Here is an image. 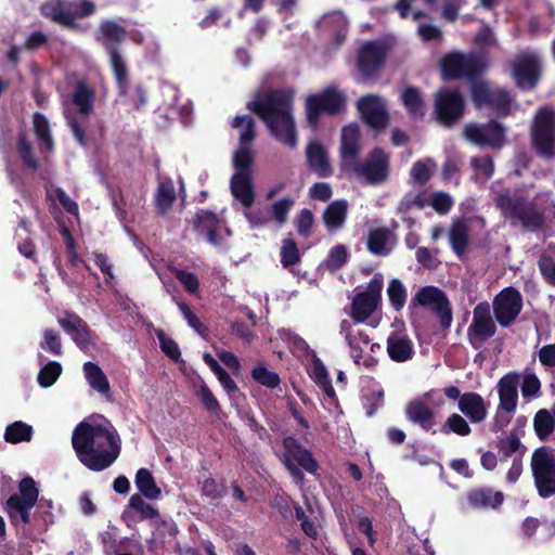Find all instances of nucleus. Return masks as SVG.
Masks as SVG:
<instances>
[{
  "instance_id": "obj_55",
  "label": "nucleus",
  "mask_w": 555,
  "mask_h": 555,
  "mask_svg": "<svg viewBox=\"0 0 555 555\" xmlns=\"http://www.w3.org/2000/svg\"><path fill=\"white\" fill-rule=\"evenodd\" d=\"M436 167V163L431 158L418 160L413 165L411 176L414 181L423 184L429 180Z\"/></svg>"
},
{
  "instance_id": "obj_38",
  "label": "nucleus",
  "mask_w": 555,
  "mask_h": 555,
  "mask_svg": "<svg viewBox=\"0 0 555 555\" xmlns=\"http://www.w3.org/2000/svg\"><path fill=\"white\" fill-rule=\"evenodd\" d=\"M348 204L346 201H335L331 203L323 214L326 228L330 231L340 229L346 220Z\"/></svg>"
},
{
  "instance_id": "obj_39",
  "label": "nucleus",
  "mask_w": 555,
  "mask_h": 555,
  "mask_svg": "<svg viewBox=\"0 0 555 555\" xmlns=\"http://www.w3.org/2000/svg\"><path fill=\"white\" fill-rule=\"evenodd\" d=\"M367 248L374 255L386 256L389 254L391 249L389 231L382 228L371 230L367 237Z\"/></svg>"
},
{
  "instance_id": "obj_52",
  "label": "nucleus",
  "mask_w": 555,
  "mask_h": 555,
  "mask_svg": "<svg viewBox=\"0 0 555 555\" xmlns=\"http://www.w3.org/2000/svg\"><path fill=\"white\" fill-rule=\"evenodd\" d=\"M233 128L240 132V143L251 144L255 138L254 120L248 115L237 116L233 121Z\"/></svg>"
},
{
  "instance_id": "obj_31",
  "label": "nucleus",
  "mask_w": 555,
  "mask_h": 555,
  "mask_svg": "<svg viewBox=\"0 0 555 555\" xmlns=\"http://www.w3.org/2000/svg\"><path fill=\"white\" fill-rule=\"evenodd\" d=\"M307 370L310 378L319 386V388L328 398H334L335 391L328 377V372L315 353H310V360L307 361Z\"/></svg>"
},
{
  "instance_id": "obj_29",
  "label": "nucleus",
  "mask_w": 555,
  "mask_h": 555,
  "mask_svg": "<svg viewBox=\"0 0 555 555\" xmlns=\"http://www.w3.org/2000/svg\"><path fill=\"white\" fill-rule=\"evenodd\" d=\"M233 197L238 201L244 208H250L255 192L250 172H236L233 175L230 184Z\"/></svg>"
},
{
  "instance_id": "obj_9",
  "label": "nucleus",
  "mask_w": 555,
  "mask_h": 555,
  "mask_svg": "<svg viewBox=\"0 0 555 555\" xmlns=\"http://www.w3.org/2000/svg\"><path fill=\"white\" fill-rule=\"evenodd\" d=\"M383 286V275L377 273L370 281L366 288L354 296L351 305V317L356 323L366 321L377 309L382 300Z\"/></svg>"
},
{
  "instance_id": "obj_30",
  "label": "nucleus",
  "mask_w": 555,
  "mask_h": 555,
  "mask_svg": "<svg viewBox=\"0 0 555 555\" xmlns=\"http://www.w3.org/2000/svg\"><path fill=\"white\" fill-rule=\"evenodd\" d=\"M341 332L345 333L354 362L360 363L362 354L369 348V337L357 325H352L348 321L341 323Z\"/></svg>"
},
{
  "instance_id": "obj_58",
  "label": "nucleus",
  "mask_w": 555,
  "mask_h": 555,
  "mask_svg": "<svg viewBox=\"0 0 555 555\" xmlns=\"http://www.w3.org/2000/svg\"><path fill=\"white\" fill-rule=\"evenodd\" d=\"M299 250L293 238L283 240L281 247V261L283 267L289 268L299 261Z\"/></svg>"
},
{
  "instance_id": "obj_62",
  "label": "nucleus",
  "mask_w": 555,
  "mask_h": 555,
  "mask_svg": "<svg viewBox=\"0 0 555 555\" xmlns=\"http://www.w3.org/2000/svg\"><path fill=\"white\" fill-rule=\"evenodd\" d=\"M446 426L450 429V431L460 436H467L470 434V427L468 423L457 413H453L448 417Z\"/></svg>"
},
{
  "instance_id": "obj_27",
  "label": "nucleus",
  "mask_w": 555,
  "mask_h": 555,
  "mask_svg": "<svg viewBox=\"0 0 555 555\" xmlns=\"http://www.w3.org/2000/svg\"><path fill=\"white\" fill-rule=\"evenodd\" d=\"M495 332V324L492 320L488 304H479L474 309L473 323L469 326V334L479 340L491 337Z\"/></svg>"
},
{
  "instance_id": "obj_48",
  "label": "nucleus",
  "mask_w": 555,
  "mask_h": 555,
  "mask_svg": "<svg viewBox=\"0 0 555 555\" xmlns=\"http://www.w3.org/2000/svg\"><path fill=\"white\" fill-rule=\"evenodd\" d=\"M175 185L170 179H165L159 182L156 203L157 207L162 212H166L175 201Z\"/></svg>"
},
{
  "instance_id": "obj_6",
  "label": "nucleus",
  "mask_w": 555,
  "mask_h": 555,
  "mask_svg": "<svg viewBox=\"0 0 555 555\" xmlns=\"http://www.w3.org/2000/svg\"><path fill=\"white\" fill-rule=\"evenodd\" d=\"M93 12L94 5L88 1L51 0L41 5L43 16L64 27H73L77 18L89 16Z\"/></svg>"
},
{
  "instance_id": "obj_25",
  "label": "nucleus",
  "mask_w": 555,
  "mask_h": 555,
  "mask_svg": "<svg viewBox=\"0 0 555 555\" xmlns=\"http://www.w3.org/2000/svg\"><path fill=\"white\" fill-rule=\"evenodd\" d=\"M518 376L513 373L504 375L498 383V392L500 403L498 408V415L502 412L512 414L517 406L518 399Z\"/></svg>"
},
{
  "instance_id": "obj_51",
  "label": "nucleus",
  "mask_w": 555,
  "mask_h": 555,
  "mask_svg": "<svg viewBox=\"0 0 555 555\" xmlns=\"http://www.w3.org/2000/svg\"><path fill=\"white\" fill-rule=\"evenodd\" d=\"M62 374V365L59 362L50 361L48 362L38 373V384L48 388L51 387L61 376Z\"/></svg>"
},
{
  "instance_id": "obj_7",
  "label": "nucleus",
  "mask_w": 555,
  "mask_h": 555,
  "mask_svg": "<svg viewBox=\"0 0 555 555\" xmlns=\"http://www.w3.org/2000/svg\"><path fill=\"white\" fill-rule=\"evenodd\" d=\"M531 469L541 496L555 493V451L551 448L537 449L531 457Z\"/></svg>"
},
{
  "instance_id": "obj_33",
  "label": "nucleus",
  "mask_w": 555,
  "mask_h": 555,
  "mask_svg": "<svg viewBox=\"0 0 555 555\" xmlns=\"http://www.w3.org/2000/svg\"><path fill=\"white\" fill-rule=\"evenodd\" d=\"M408 418L418 424L424 429H430L433 426L434 412L426 404L422 397L412 400L405 409Z\"/></svg>"
},
{
  "instance_id": "obj_63",
  "label": "nucleus",
  "mask_w": 555,
  "mask_h": 555,
  "mask_svg": "<svg viewBox=\"0 0 555 555\" xmlns=\"http://www.w3.org/2000/svg\"><path fill=\"white\" fill-rule=\"evenodd\" d=\"M196 396L204 406L210 412H217L219 410L217 399L203 382L196 387Z\"/></svg>"
},
{
  "instance_id": "obj_18",
  "label": "nucleus",
  "mask_w": 555,
  "mask_h": 555,
  "mask_svg": "<svg viewBox=\"0 0 555 555\" xmlns=\"http://www.w3.org/2000/svg\"><path fill=\"white\" fill-rule=\"evenodd\" d=\"M465 138L476 145L500 147L504 143V129L495 121L486 125L472 124L465 127Z\"/></svg>"
},
{
  "instance_id": "obj_40",
  "label": "nucleus",
  "mask_w": 555,
  "mask_h": 555,
  "mask_svg": "<svg viewBox=\"0 0 555 555\" xmlns=\"http://www.w3.org/2000/svg\"><path fill=\"white\" fill-rule=\"evenodd\" d=\"M401 100L411 115L415 117L424 116L426 106L418 89L411 86L403 88L401 91Z\"/></svg>"
},
{
  "instance_id": "obj_37",
  "label": "nucleus",
  "mask_w": 555,
  "mask_h": 555,
  "mask_svg": "<svg viewBox=\"0 0 555 555\" xmlns=\"http://www.w3.org/2000/svg\"><path fill=\"white\" fill-rule=\"evenodd\" d=\"M82 370L85 377L92 389L102 395L109 392L111 387L108 379L98 364L93 362H86Z\"/></svg>"
},
{
  "instance_id": "obj_57",
  "label": "nucleus",
  "mask_w": 555,
  "mask_h": 555,
  "mask_svg": "<svg viewBox=\"0 0 555 555\" xmlns=\"http://www.w3.org/2000/svg\"><path fill=\"white\" fill-rule=\"evenodd\" d=\"M40 347L53 356L62 354L61 337L54 330L47 328L43 331Z\"/></svg>"
},
{
  "instance_id": "obj_45",
  "label": "nucleus",
  "mask_w": 555,
  "mask_h": 555,
  "mask_svg": "<svg viewBox=\"0 0 555 555\" xmlns=\"http://www.w3.org/2000/svg\"><path fill=\"white\" fill-rule=\"evenodd\" d=\"M534 429L540 439H546L555 426V404L551 410H540L534 416Z\"/></svg>"
},
{
  "instance_id": "obj_60",
  "label": "nucleus",
  "mask_w": 555,
  "mask_h": 555,
  "mask_svg": "<svg viewBox=\"0 0 555 555\" xmlns=\"http://www.w3.org/2000/svg\"><path fill=\"white\" fill-rule=\"evenodd\" d=\"M17 152L26 167L33 170L38 168V160L34 156L31 145L27 141L25 134H21L18 138Z\"/></svg>"
},
{
  "instance_id": "obj_41",
  "label": "nucleus",
  "mask_w": 555,
  "mask_h": 555,
  "mask_svg": "<svg viewBox=\"0 0 555 555\" xmlns=\"http://www.w3.org/2000/svg\"><path fill=\"white\" fill-rule=\"evenodd\" d=\"M33 435L34 428L31 425L22 421H16L7 426L4 431V440L12 444L28 442L31 440Z\"/></svg>"
},
{
  "instance_id": "obj_59",
  "label": "nucleus",
  "mask_w": 555,
  "mask_h": 555,
  "mask_svg": "<svg viewBox=\"0 0 555 555\" xmlns=\"http://www.w3.org/2000/svg\"><path fill=\"white\" fill-rule=\"evenodd\" d=\"M244 216L253 229L264 227L271 219L270 210L264 208H244Z\"/></svg>"
},
{
  "instance_id": "obj_14",
  "label": "nucleus",
  "mask_w": 555,
  "mask_h": 555,
  "mask_svg": "<svg viewBox=\"0 0 555 555\" xmlns=\"http://www.w3.org/2000/svg\"><path fill=\"white\" fill-rule=\"evenodd\" d=\"M541 70L540 56L535 52L519 54L513 64V77L521 89H532Z\"/></svg>"
},
{
  "instance_id": "obj_15",
  "label": "nucleus",
  "mask_w": 555,
  "mask_h": 555,
  "mask_svg": "<svg viewBox=\"0 0 555 555\" xmlns=\"http://www.w3.org/2000/svg\"><path fill=\"white\" fill-rule=\"evenodd\" d=\"M391 333L387 338V352L395 362H405L414 354V345L409 337L403 321L396 319L391 324Z\"/></svg>"
},
{
  "instance_id": "obj_17",
  "label": "nucleus",
  "mask_w": 555,
  "mask_h": 555,
  "mask_svg": "<svg viewBox=\"0 0 555 555\" xmlns=\"http://www.w3.org/2000/svg\"><path fill=\"white\" fill-rule=\"evenodd\" d=\"M414 302L433 310L440 319L441 324L448 327L452 321V313L446 295L434 286H425L417 292Z\"/></svg>"
},
{
  "instance_id": "obj_5",
  "label": "nucleus",
  "mask_w": 555,
  "mask_h": 555,
  "mask_svg": "<svg viewBox=\"0 0 555 555\" xmlns=\"http://www.w3.org/2000/svg\"><path fill=\"white\" fill-rule=\"evenodd\" d=\"M346 105V95L335 86L309 94L305 99V112L307 122L317 127L323 114L335 115L340 113Z\"/></svg>"
},
{
  "instance_id": "obj_10",
  "label": "nucleus",
  "mask_w": 555,
  "mask_h": 555,
  "mask_svg": "<svg viewBox=\"0 0 555 555\" xmlns=\"http://www.w3.org/2000/svg\"><path fill=\"white\" fill-rule=\"evenodd\" d=\"M532 140L543 156H555V112L550 107L538 112L532 126Z\"/></svg>"
},
{
  "instance_id": "obj_53",
  "label": "nucleus",
  "mask_w": 555,
  "mask_h": 555,
  "mask_svg": "<svg viewBox=\"0 0 555 555\" xmlns=\"http://www.w3.org/2000/svg\"><path fill=\"white\" fill-rule=\"evenodd\" d=\"M254 160V152L250 144L240 143L238 149L233 156V165L237 172H250L249 168Z\"/></svg>"
},
{
  "instance_id": "obj_42",
  "label": "nucleus",
  "mask_w": 555,
  "mask_h": 555,
  "mask_svg": "<svg viewBox=\"0 0 555 555\" xmlns=\"http://www.w3.org/2000/svg\"><path fill=\"white\" fill-rule=\"evenodd\" d=\"M94 92L86 83L79 82L73 93V103L77 106L80 117L86 118L92 109Z\"/></svg>"
},
{
  "instance_id": "obj_46",
  "label": "nucleus",
  "mask_w": 555,
  "mask_h": 555,
  "mask_svg": "<svg viewBox=\"0 0 555 555\" xmlns=\"http://www.w3.org/2000/svg\"><path fill=\"white\" fill-rule=\"evenodd\" d=\"M135 486L139 491L150 500H156L160 496V489L156 485L152 474L145 468H140L137 472Z\"/></svg>"
},
{
  "instance_id": "obj_56",
  "label": "nucleus",
  "mask_w": 555,
  "mask_h": 555,
  "mask_svg": "<svg viewBox=\"0 0 555 555\" xmlns=\"http://www.w3.org/2000/svg\"><path fill=\"white\" fill-rule=\"evenodd\" d=\"M475 179L479 182L488 180L494 170L493 162L489 156L472 158Z\"/></svg>"
},
{
  "instance_id": "obj_32",
  "label": "nucleus",
  "mask_w": 555,
  "mask_h": 555,
  "mask_svg": "<svg viewBox=\"0 0 555 555\" xmlns=\"http://www.w3.org/2000/svg\"><path fill=\"white\" fill-rule=\"evenodd\" d=\"M318 27L335 37L337 43L346 37L348 21L341 12L335 11L323 15L318 22Z\"/></svg>"
},
{
  "instance_id": "obj_49",
  "label": "nucleus",
  "mask_w": 555,
  "mask_h": 555,
  "mask_svg": "<svg viewBox=\"0 0 555 555\" xmlns=\"http://www.w3.org/2000/svg\"><path fill=\"white\" fill-rule=\"evenodd\" d=\"M387 296L391 307L396 311H400L406 302V289L402 282L398 279H392L387 287Z\"/></svg>"
},
{
  "instance_id": "obj_35",
  "label": "nucleus",
  "mask_w": 555,
  "mask_h": 555,
  "mask_svg": "<svg viewBox=\"0 0 555 555\" xmlns=\"http://www.w3.org/2000/svg\"><path fill=\"white\" fill-rule=\"evenodd\" d=\"M453 203L454 201L452 196L444 192H434L428 196H417L414 201V204L417 207L424 208L426 206H429L440 215L449 212V210L453 206Z\"/></svg>"
},
{
  "instance_id": "obj_8",
  "label": "nucleus",
  "mask_w": 555,
  "mask_h": 555,
  "mask_svg": "<svg viewBox=\"0 0 555 555\" xmlns=\"http://www.w3.org/2000/svg\"><path fill=\"white\" fill-rule=\"evenodd\" d=\"M20 493L13 494L7 501V509L13 522H29V512L35 506L39 491L35 480L26 477L20 482Z\"/></svg>"
},
{
  "instance_id": "obj_50",
  "label": "nucleus",
  "mask_w": 555,
  "mask_h": 555,
  "mask_svg": "<svg viewBox=\"0 0 555 555\" xmlns=\"http://www.w3.org/2000/svg\"><path fill=\"white\" fill-rule=\"evenodd\" d=\"M251 376L255 382L268 388H275L280 384L279 374L270 371L263 363H258L253 369Z\"/></svg>"
},
{
  "instance_id": "obj_43",
  "label": "nucleus",
  "mask_w": 555,
  "mask_h": 555,
  "mask_svg": "<svg viewBox=\"0 0 555 555\" xmlns=\"http://www.w3.org/2000/svg\"><path fill=\"white\" fill-rule=\"evenodd\" d=\"M296 196L287 195L274 201L270 208L271 219L279 225H284L288 215L296 203Z\"/></svg>"
},
{
  "instance_id": "obj_2",
  "label": "nucleus",
  "mask_w": 555,
  "mask_h": 555,
  "mask_svg": "<svg viewBox=\"0 0 555 555\" xmlns=\"http://www.w3.org/2000/svg\"><path fill=\"white\" fill-rule=\"evenodd\" d=\"M295 92L293 89L258 93L247 107L267 125L271 135L282 144L295 149L298 144L293 116Z\"/></svg>"
},
{
  "instance_id": "obj_16",
  "label": "nucleus",
  "mask_w": 555,
  "mask_h": 555,
  "mask_svg": "<svg viewBox=\"0 0 555 555\" xmlns=\"http://www.w3.org/2000/svg\"><path fill=\"white\" fill-rule=\"evenodd\" d=\"M464 111V100L456 90L441 89L435 98V113L444 125L457 120Z\"/></svg>"
},
{
  "instance_id": "obj_64",
  "label": "nucleus",
  "mask_w": 555,
  "mask_h": 555,
  "mask_svg": "<svg viewBox=\"0 0 555 555\" xmlns=\"http://www.w3.org/2000/svg\"><path fill=\"white\" fill-rule=\"evenodd\" d=\"M49 195L52 199L57 201L67 212L78 214L77 204L62 189L51 190Z\"/></svg>"
},
{
  "instance_id": "obj_1",
  "label": "nucleus",
  "mask_w": 555,
  "mask_h": 555,
  "mask_svg": "<svg viewBox=\"0 0 555 555\" xmlns=\"http://www.w3.org/2000/svg\"><path fill=\"white\" fill-rule=\"evenodd\" d=\"M72 442L79 461L94 472L111 466L120 453L119 436L106 420L80 423L73 433Z\"/></svg>"
},
{
  "instance_id": "obj_24",
  "label": "nucleus",
  "mask_w": 555,
  "mask_h": 555,
  "mask_svg": "<svg viewBox=\"0 0 555 555\" xmlns=\"http://www.w3.org/2000/svg\"><path fill=\"white\" fill-rule=\"evenodd\" d=\"M388 46L384 41L366 42L359 54V68L365 75L373 74L384 62Z\"/></svg>"
},
{
  "instance_id": "obj_3",
  "label": "nucleus",
  "mask_w": 555,
  "mask_h": 555,
  "mask_svg": "<svg viewBox=\"0 0 555 555\" xmlns=\"http://www.w3.org/2000/svg\"><path fill=\"white\" fill-rule=\"evenodd\" d=\"M495 203L506 218L531 230L539 229L544 221L555 216V204L548 193L540 194L532 202H528L518 192L513 195L507 192L498 194Z\"/></svg>"
},
{
  "instance_id": "obj_4",
  "label": "nucleus",
  "mask_w": 555,
  "mask_h": 555,
  "mask_svg": "<svg viewBox=\"0 0 555 555\" xmlns=\"http://www.w3.org/2000/svg\"><path fill=\"white\" fill-rule=\"evenodd\" d=\"M128 29L117 21H103L100 24L96 40L108 53L109 65L117 87L122 93L128 86V64L118 46L127 38Z\"/></svg>"
},
{
  "instance_id": "obj_12",
  "label": "nucleus",
  "mask_w": 555,
  "mask_h": 555,
  "mask_svg": "<svg viewBox=\"0 0 555 555\" xmlns=\"http://www.w3.org/2000/svg\"><path fill=\"white\" fill-rule=\"evenodd\" d=\"M350 168L370 184H379L389 175V157L380 149L373 150L361 163H354Z\"/></svg>"
},
{
  "instance_id": "obj_13",
  "label": "nucleus",
  "mask_w": 555,
  "mask_h": 555,
  "mask_svg": "<svg viewBox=\"0 0 555 555\" xmlns=\"http://www.w3.org/2000/svg\"><path fill=\"white\" fill-rule=\"evenodd\" d=\"M472 96L477 107L491 106L502 114L511 111V98L501 88H492L482 80H476L472 85Z\"/></svg>"
},
{
  "instance_id": "obj_19",
  "label": "nucleus",
  "mask_w": 555,
  "mask_h": 555,
  "mask_svg": "<svg viewBox=\"0 0 555 555\" xmlns=\"http://www.w3.org/2000/svg\"><path fill=\"white\" fill-rule=\"evenodd\" d=\"M442 74L446 79L473 76L480 70V64L474 55L450 53L441 61Z\"/></svg>"
},
{
  "instance_id": "obj_23",
  "label": "nucleus",
  "mask_w": 555,
  "mask_h": 555,
  "mask_svg": "<svg viewBox=\"0 0 555 555\" xmlns=\"http://www.w3.org/2000/svg\"><path fill=\"white\" fill-rule=\"evenodd\" d=\"M195 227L215 246L221 245L224 235L230 234L223 222L215 214L207 210L197 212Z\"/></svg>"
},
{
  "instance_id": "obj_34",
  "label": "nucleus",
  "mask_w": 555,
  "mask_h": 555,
  "mask_svg": "<svg viewBox=\"0 0 555 555\" xmlns=\"http://www.w3.org/2000/svg\"><path fill=\"white\" fill-rule=\"evenodd\" d=\"M307 159L309 166L321 177L331 173V165L325 149L318 142L309 143L307 147Z\"/></svg>"
},
{
  "instance_id": "obj_61",
  "label": "nucleus",
  "mask_w": 555,
  "mask_h": 555,
  "mask_svg": "<svg viewBox=\"0 0 555 555\" xmlns=\"http://www.w3.org/2000/svg\"><path fill=\"white\" fill-rule=\"evenodd\" d=\"M156 336L158 338L162 350L169 358H171L175 361H178L181 356L178 345L160 330L156 331Z\"/></svg>"
},
{
  "instance_id": "obj_26",
  "label": "nucleus",
  "mask_w": 555,
  "mask_h": 555,
  "mask_svg": "<svg viewBox=\"0 0 555 555\" xmlns=\"http://www.w3.org/2000/svg\"><path fill=\"white\" fill-rule=\"evenodd\" d=\"M360 132L357 125H348L341 130L340 153L344 167L350 168L354 165L360 153Z\"/></svg>"
},
{
  "instance_id": "obj_21",
  "label": "nucleus",
  "mask_w": 555,
  "mask_h": 555,
  "mask_svg": "<svg viewBox=\"0 0 555 555\" xmlns=\"http://www.w3.org/2000/svg\"><path fill=\"white\" fill-rule=\"evenodd\" d=\"M362 118L372 128H384L388 122V111L384 100L375 94H369L359 99L357 103Z\"/></svg>"
},
{
  "instance_id": "obj_28",
  "label": "nucleus",
  "mask_w": 555,
  "mask_h": 555,
  "mask_svg": "<svg viewBox=\"0 0 555 555\" xmlns=\"http://www.w3.org/2000/svg\"><path fill=\"white\" fill-rule=\"evenodd\" d=\"M457 406L472 423H481L488 416V404L483 398L476 392H465L462 395Z\"/></svg>"
},
{
  "instance_id": "obj_44",
  "label": "nucleus",
  "mask_w": 555,
  "mask_h": 555,
  "mask_svg": "<svg viewBox=\"0 0 555 555\" xmlns=\"http://www.w3.org/2000/svg\"><path fill=\"white\" fill-rule=\"evenodd\" d=\"M450 243L453 250L461 256L468 243V225L464 220H455L449 234Z\"/></svg>"
},
{
  "instance_id": "obj_22",
  "label": "nucleus",
  "mask_w": 555,
  "mask_h": 555,
  "mask_svg": "<svg viewBox=\"0 0 555 555\" xmlns=\"http://www.w3.org/2000/svg\"><path fill=\"white\" fill-rule=\"evenodd\" d=\"M57 322L81 350L89 351L93 347L94 337L86 322L77 314L66 313L59 318Z\"/></svg>"
},
{
  "instance_id": "obj_54",
  "label": "nucleus",
  "mask_w": 555,
  "mask_h": 555,
  "mask_svg": "<svg viewBox=\"0 0 555 555\" xmlns=\"http://www.w3.org/2000/svg\"><path fill=\"white\" fill-rule=\"evenodd\" d=\"M349 258V250L345 245H336L330 250L327 258L324 260L323 266L331 271L340 269Z\"/></svg>"
},
{
  "instance_id": "obj_47",
  "label": "nucleus",
  "mask_w": 555,
  "mask_h": 555,
  "mask_svg": "<svg viewBox=\"0 0 555 555\" xmlns=\"http://www.w3.org/2000/svg\"><path fill=\"white\" fill-rule=\"evenodd\" d=\"M33 125L40 147L44 151H51L53 147V140L50 133V124L46 116L36 113L33 117Z\"/></svg>"
},
{
  "instance_id": "obj_36",
  "label": "nucleus",
  "mask_w": 555,
  "mask_h": 555,
  "mask_svg": "<svg viewBox=\"0 0 555 555\" xmlns=\"http://www.w3.org/2000/svg\"><path fill=\"white\" fill-rule=\"evenodd\" d=\"M503 493L493 492L490 489H478L468 493L467 500L474 508L492 507L495 508L503 503Z\"/></svg>"
},
{
  "instance_id": "obj_20",
  "label": "nucleus",
  "mask_w": 555,
  "mask_h": 555,
  "mask_svg": "<svg viewBox=\"0 0 555 555\" xmlns=\"http://www.w3.org/2000/svg\"><path fill=\"white\" fill-rule=\"evenodd\" d=\"M520 294L512 288H504L494 299V314L498 322L506 326L511 324L521 310Z\"/></svg>"
},
{
  "instance_id": "obj_11",
  "label": "nucleus",
  "mask_w": 555,
  "mask_h": 555,
  "mask_svg": "<svg viewBox=\"0 0 555 555\" xmlns=\"http://www.w3.org/2000/svg\"><path fill=\"white\" fill-rule=\"evenodd\" d=\"M284 464L296 482L301 481L304 478L300 468L310 474L317 470L318 464L312 459L311 453L299 446L294 438L287 437L284 439Z\"/></svg>"
}]
</instances>
